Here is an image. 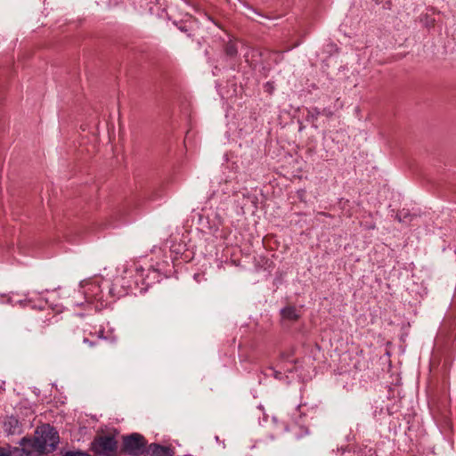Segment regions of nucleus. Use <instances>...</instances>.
Instances as JSON below:
<instances>
[{
	"instance_id": "15",
	"label": "nucleus",
	"mask_w": 456,
	"mask_h": 456,
	"mask_svg": "<svg viewBox=\"0 0 456 456\" xmlns=\"http://www.w3.org/2000/svg\"><path fill=\"white\" fill-rule=\"evenodd\" d=\"M319 215H321V216H330V215H328V214H326V213H324V212H321V213H319Z\"/></svg>"
},
{
	"instance_id": "16",
	"label": "nucleus",
	"mask_w": 456,
	"mask_h": 456,
	"mask_svg": "<svg viewBox=\"0 0 456 456\" xmlns=\"http://www.w3.org/2000/svg\"><path fill=\"white\" fill-rule=\"evenodd\" d=\"M170 456H173V453Z\"/></svg>"
},
{
	"instance_id": "10",
	"label": "nucleus",
	"mask_w": 456,
	"mask_h": 456,
	"mask_svg": "<svg viewBox=\"0 0 456 456\" xmlns=\"http://www.w3.org/2000/svg\"><path fill=\"white\" fill-rule=\"evenodd\" d=\"M61 456H91L88 452L83 451H67Z\"/></svg>"
},
{
	"instance_id": "1",
	"label": "nucleus",
	"mask_w": 456,
	"mask_h": 456,
	"mask_svg": "<svg viewBox=\"0 0 456 456\" xmlns=\"http://www.w3.org/2000/svg\"><path fill=\"white\" fill-rule=\"evenodd\" d=\"M168 261L164 250L154 248L151 256L130 260L123 265L120 274L105 287L109 304L139 289L141 292L167 276Z\"/></svg>"
},
{
	"instance_id": "4",
	"label": "nucleus",
	"mask_w": 456,
	"mask_h": 456,
	"mask_svg": "<svg viewBox=\"0 0 456 456\" xmlns=\"http://www.w3.org/2000/svg\"><path fill=\"white\" fill-rule=\"evenodd\" d=\"M118 444L112 435L97 436L90 445V450L98 456H117Z\"/></svg>"
},
{
	"instance_id": "6",
	"label": "nucleus",
	"mask_w": 456,
	"mask_h": 456,
	"mask_svg": "<svg viewBox=\"0 0 456 456\" xmlns=\"http://www.w3.org/2000/svg\"><path fill=\"white\" fill-rule=\"evenodd\" d=\"M20 445L21 446L22 452L27 456L44 454L41 445L36 443V436L34 438H22Z\"/></svg>"
},
{
	"instance_id": "12",
	"label": "nucleus",
	"mask_w": 456,
	"mask_h": 456,
	"mask_svg": "<svg viewBox=\"0 0 456 456\" xmlns=\"http://www.w3.org/2000/svg\"><path fill=\"white\" fill-rule=\"evenodd\" d=\"M175 248V246H174V245H173V246H171V251L175 252L176 254H179L181 250H180V249H178V248Z\"/></svg>"
},
{
	"instance_id": "7",
	"label": "nucleus",
	"mask_w": 456,
	"mask_h": 456,
	"mask_svg": "<svg viewBox=\"0 0 456 456\" xmlns=\"http://www.w3.org/2000/svg\"><path fill=\"white\" fill-rule=\"evenodd\" d=\"M281 321L283 322H294L300 317L298 310L295 306H286L281 310Z\"/></svg>"
},
{
	"instance_id": "13",
	"label": "nucleus",
	"mask_w": 456,
	"mask_h": 456,
	"mask_svg": "<svg viewBox=\"0 0 456 456\" xmlns=\"http://www.w3.org/2000/svg\"><path fill=\"white\" fill-rule=\"evenodd\" d=\"M84 343L89 344L91 346L95 345V343L90 342L88 338H84Z\"/></svg>"
},
{
	"instance_id": "14",
	"label": "nucleus",
	"mask_w": 456,
	"mask_h": 456,
	"mask_svg": "<svg viewBox=\"0 0 456 456\" xmlns=\"http://www.w3.org/2000/svg\"><path fill=\"white\" fill-rule=\"evenodd\" d=\"M227 51L230 54H233L235 53V51L232 47H229Z\"/></svg>"
},
{
	"instance_id": "11",
	"label": "nucleus",
	"mask_w": 456,
	"mask_h": 456,
	"mask_svg": "<svg viewBox=\"0 0 456 456\" xmlns=\"http://www.w3.org/2000/svg\"><path fill=\"white\" fill-rule=\"evenodd\" d=\"M12 452L11 448L0 447V456H12Z\"/></svg>"
},
{
	"instance_id": "9",
	"label": "nucleus",
	"mask_w": 456,
	"mask_h": 456,
	"mask_svg": "<svg viewBox=\"0 0 456 456\" xmlns=\"http://www.w3.org/2000/svg\"><path fill=\"white\" fill-rule=\"evenodd\" d=\"M149 452L151 456H170L172 454V451L169 447L158 444H151Z\"/></svg>"
},
{
	"instance_id": "3",
	"label": "nucleus",
	"mask_w": 456,
	"mask_h": 456,
	"mask_svg": "<svg viewBox=\"0 0 456 456\" xmlns=\"http://www.w3.org/2000/svg\"><path fill=\"white\" fill-rule=\"evenodd\" d=\"M59 434L49 424L38 427L36 430V443L42 447L43 453L53 452L59 444Z\"/></svg>"
},
{
	"instance_id": "8",
	"label": "nucleus",
	"mask_w": 456,
	"mask_h": 456,
	"mask_svg": "<svg viewBox=\"0 0 456 456\" xmlns=\"http://www.w3.org/2000/svg\"><path fill=\"white\" fill-rule=\"evenodd\" d=\"M4 431L8 435H14V434H17V433L20 432V422H19V420L16 418L12 417V416L8 417L4 420Z\"/></svg>"
},
{
	"instance_id": "5",
	"label": "nucleus",
	"mask_w": 456,
	"mask_h": 456,
	"mask_svg": "<svg viewBox=\"0 0 456 456\" xmlns=\"http://www.w3.org/2000/svg\"><path fill=\"white\" fill-rule=\"evenodd\" d=\"M145 446L146 441L144 437L138 433H133L123 438V451L131 456L142 454Z\"/></svg>"
},
{
	"instance_id": "2",
	"label": "nucleus",
	"mask_w": 456,
	"mask_h": 456,
	"mask_svg": "<svg viewBox=\"0 0 456 456\" xmlns=\"http://www.w3.org/2000/svg\"><path fill=\"white\" fill-rule=\"evenodd\" d=\"M108 280L103 277H94L81 281L79 290L75 293L72 300L73 305L82 306L85 304L94 305L96 310H100L109 305L105 287Z\"/></svg>"
}]
</instances>
